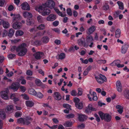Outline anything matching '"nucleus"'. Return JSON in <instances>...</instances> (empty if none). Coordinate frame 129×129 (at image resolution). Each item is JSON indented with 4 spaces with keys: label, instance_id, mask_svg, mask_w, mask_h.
<instances>
[{
    "label": "nucleus",
    "instance_id": "nucleus-35",
    "mask_svg": "<svg viewBox=\"0 0 129 129\" xmlns=\"http://www.w3.org/2000/svg\"><path fill=\"white\" fill-rule=\"evenodd\" d=\"M35 83L36 85L38 86H41L43 84L41 82L40 80L38 79L35 80Z\"/></svg>",
    "mask_w": 129,
    "mask_h": 129
},
{
    "label": "nucleus",
    "instance_id": "nucleus-9",
    "mask_svg": "<svg viewBox=\"0 0 129 129\" xmlns=\"http://www.w3.org/2000/svg\"><path fill=\"white\" fill-rule=\"evenodd\" d=\"M19 84L17 83H13L10 86V88L14 91H17L19 87Z\"/></svg>",
    "mask_w": 129,
    "mask_h": 129
},
{
    "label": "nucleus",
    "instance_id": "nucleus-12",
    "mask_svg": "<svg viewBox=\"0 0 129 129\" xmlns=\"http://www.w3.org/2000/svg\"><path fill=\"white\" fill-rule=\"evenodd\" d=\"M32 118L30 117H26L24 119L23 124L28 125L30 123V121L33 120Z\"/></svg>",
    "mask_w": 129,
    "mask_h": 129
},
{
    "label": "nucleus",
    "instance_id": "nucleus-8",
    "mask_svg": "<svg viewBox=\"0 0 129 129\" xmlns=\"http://www.w3.org/2000/svg\"><path fill=\"white\" fill-rule=\"evenodd\" d=\"M44 55V53L41 52H38L34 53L33 56L37 60L40 59Z\"/></svg>",
    "mask_w": 129,
    "mask_h": 129
},
{
    "label": "nucleus",
    "instance_id": "nucleus-52",
    "mask_svg": "<svg viewBox=\"0 0 129 129\" xmlns=\"http://www.w3.org/2000/svg\"><path fill=\"white\" fill-rule=\"evenodd\" d=\"M77 93V92L75 90H73L71 92V94L73 96H76Z\"/></svg>",
    "mask_w": 129,
    "mask_h": 129
},
{
    "label": "nucleus",
    "instance_id": "nucleus-41",
    "mask_svg": "<svg viewBox=\"0 0 129 129\" xmlns=\"http://www.w3.org/2000/svg\"><path fill=\"white\" fill-rule=\"evenodd\" d=\"M65 57V54L64 53H61L59 54V59H64Z\"/></svg>",
    "mask_w": 129,
    "mask_h": 129
},
{
    "label": "nucleus",
    "instance_id": "nucleus-16",
    "mask_svg": "<svg viewBox=\"0 0 129 129\" xmlns=\"http://www.w3.org/2000/svg\"><path fill=\"white\" fill-rule=\"evenodd\" d=\"M21 26V23L16 22L14 23L13 25V28L15 29H20Z\"/></svg>",
    "mask_w": 129,
    "mask_h": 129
},
{
    "label": "nucleus",
    "instance_id": "nucleus-30",
    "mask_svg": "<svg viewBox=\"0 0 129 129\" xmlns=\"http://www.w3.org/2000/svg\"><path fill=\"white\" fill-rule=\"evenodd\" d=\"M76 107L79 109H81L83 107V103L82 102H80L75 104Z\"/></svg>",
    "mask_w": 129,
    "mask_h": 129
},
{
    "label": "nucleus",
    "instance_id": "nucleus-61",
    "mask_svg": "<svg viewBox=\"0 0 129 129\" xmlns=\"http://www.w3.org/2000/svg\"><path fill=\"white\" fill-rule=\"evenodd\" d=\"M85 127V124L84 123H82L81 124L79 125H78V127L80 128L81 129L84 128Z\"/></svg>",
    "mask_w": 129,
    "mask_h": 129
},
{
    "label": "nucleus",
    "instance_id": "nucleus-53",
    "mask_svg": "<svg viewBox=\"0 0 129 129\" xmlns=\"http://www.w3.org/2000/svg\"><path fill=\"white\" fill-rule=\"evenodd\" d=\"M26 73L27 75L28 76H31L33 74L32 72L30 70H27Z\"/></svg>",
    "mask_w": 129,
    "mask_h": 129
},
{
    "label": "nucleus",
    "instance_id": "nucleus-40",
    "mask_svg": "<svg viewBox=\"0 0 129 129\" xmlns=\"http://www.w3.org/2000/svg\"><path fill=\"white\" fill-rule=\"evenodd\" d=\"M45 25L43 24H41L37 27V28L39 30H42L45 29Z\"/></svg>",
    "mask_w": 129,
    "mask_h": 129
},
{
    "label": "nucleus",
    "instance_id": "nucleus-13",
    "mask_svg": "<svg viewBox=\"0 0 129 129\" xmlns=\"http://www.w3.org/2000/svg\"><path fill=\"white\" fill-rule=\"evenodd\" d=\"M77 43L80 46H82L84 45V46H85L86 45L85 39L83 37H81L78 40Z\"/></svg>",
    "mask_w": 129,
    "mask_h": 129
},
{
    "label": "nucleus",
    "instance_id": "nucleus-25",
    "mask_svg": "<svg viewBox=\"0 0 129 129\" xmlns=\"http://www.w3.org/2000/svg\"><path fill=\"white\" fill-rule=\"evenodd\" d=\"M26 104L27 107H32L34 106V103L31 101H27L26 102Z\"/></svg>",
    "mask_w": 129,
    "mask_h": 129
},
{
    "label": "nucleus",
    "instance_id": "nucleus-60",
    "mask_svg": "<svg viewBox=\"0 0 129 129\" xmlns=\"http://www.w3.org/2000/svg\"><path fill=\"white\" fill-rule=\"evenodd\" d=\"M15 116L16 117H18L21 116V113L19 112H16L15 114Z\"/></svg>",
    "mask_w": 129,
    "mask_h": 129
},
{
    "label": "nucleus",
    "instance_id": "nucleus-10",
    "mask_svg": "<svg viewBox=\"0 0 129 129\" xmlns=\"http://www.w3.org/2000/svg\"><path fill=\"white\" fill-rule=\"evenodd\" d=\"M21 6L22 9L24 10L29 11L30 10L29 6L26 2H24L22 3Z\"/></svg>",
    "mask_w": 129,
    "mask_h": 129
},
{
    "label": "nucleus",
    "instance_id": "nucleus-4",
    "mask_svg": "<svg viewBox=\"0 0 129 129\" xmlns=\"http://www.w3.org/2000/svg\"><path fill=\"white\" fill-rule=\"evenodd\" d=\"M95 78L97 82L100 84L103 83L104 82H106L107 81L106 77L101 74H100L98 77L95 76Z\"/></svg>",
    "mask_w": 129,
    "mask_h": 129
},
{
    "label": "nucleus",
    "instance_id": "nucleus-17",
    "mask_svg": "<svg viewBox=\"0 0 129 129\" xmlns=\"http://www.w3.org/2000/svg\"><path fill=\"white\" fill-rule=\"evenodd\" d=\"M128 45L125 44L122 46L121 50V52L122 54H125L127 52L128 48Z\"/></svg>",
    "mask_w": 129,
    "mask_h": 129
},
{
    "label": "nucleus",
    "instance_id": "nucleus-19",
    "mask_svg": "<svg viewBox=\"0 0 129 129\" xmlns=\"http://www.w3.org/2000/svg\"><path fill=\"white\" fill-rule=\"evenodd\" d=\"M55 95V99L56 100H59L61 99V96L60 94L58 92H55L54 93Z\"/></svg>",
    "mask_w": 129,
    "mask_h": 129
},
{
    "label": "nucleus",
    "instance_id": "nucleus-48",
    "mask_svg": "<svg viewBox=\"0 0 129 129\" xmlns=\"http://www.w3.org/2000/svg\"><path fill=\"white\" fill-rule=\"evenodd\" d=\"M21 40L20 39H15L14 40H11V43L13 44H15L17 43L18 42H19Z\"/></svg>",
    "mask_w": 129,
    "mask_h": 129
},
{
    "label": "nucleus",
    "instance_id": "nucleus-51",
    "mask_svg": "<svg viewBox=\"0 0 129 129\" xmlns=\"http://www.w3.org/2000/svg\"><path fill=\"white\" fill-rule=\"evenodd\" d=\"M78 95H81L82 94V89L80 88H79L78 89Z\"/></svg>",
    "mask_w": 129,
    "mask_h": 129
},
{
    "label": "nucleus",
    "instance_id": "nucleus-62",
    "mask_svg": "<svg viewBox=\"0 0 129 129\" xmlns=\"http://www.w3.org/2000/svg\"><path fill=\"white\" fill-rule=\"evenodd\" d=\"M2 34L3 37H6L7 36V34H8V31L4 29L3 32Z\"/></svg>",
    "mask_w": 129,
    "mask_h": 129
},
{
    "label": "nucleus",
    "instance_id": "nucleus-3",
    "mask_svg": "<svg viewBox=\"0 0 129 129\" xmlns=\"http://www.w3.org/2000/svg\"><path fill=\"white\" fill-rule=\"evenodd\" d=\"M89 94L87 95L90 101H91L92 100L94 101H96L98 100V97L96 96V94L95 92H92V90L90 89L89 92Z\"/></svg>",
    "mask_w": 129,
    "mask_h": 129
},
{
    "label": "nucleus",
    "instance_id": "nucleus-64",
    "mask_svg": "<svg viewBox=\"0 0 129 129\" xmlns=\"http://www.w3.org/2000/svg\"><path fill=\"white\" fill-rule=\"evenodd\" d=\"M54 43L56 45H58L60 44L61 41L60 40L56 39Z\"/></svg>",
    "mask_w": 129,
    "mask_h": 129
},
{
    "label": "nucleus",
    "instance_id": "nucleus-29",
    "mask_svg": "<svg viewBox=\"0 0 129 129\" xmlns=\"http://www.w3.org/2000/svg\"><path fill=\"white\" fill-rule=\"evenodd\" d=\"M121 31L119 29H117L115 32V36L117 38H119L120 36Z\"/></svg>",
    "mask_w": 129,
    "mask_h": 129
},
{
    "label": "nucleus",
    "instance_id": "nucleus-39",
    "mask_svg": "<svg viewBox=\"0 0 129 129\" xmlns=\"http://www.w3.org/2000/svg\"><path fill=\"white\" fill-rule=\"evenodd\" d=\"M56 18V17H47L46 19L48 21H53Z\"/></svg>",
    "mask_w": 129,
    "mask_h": 129
},
{
    "label": "nucleus",
    "instance_id": "nucleus-20",
    "mask_svg": "<svg viewBox=\"0 0 129 129\" xmlns=\"http://www.w3.org/2000/svg\"><path fill=\"white\" fill-rule=\"evenodd\" d=\"M15 32V30L13 28L10 29L8 33V36L10 38H12L14 35Z\"/></svg>",
    "mask_w": 129,
    "mask_h": 129
},
{
    "label": "nucleus",
    "instance_id": "nucleus-56",
    "mask_svg": "<svg viewBox=\"0 0 129 129\" xmlns=\"http://www.w3.org/2000/svg\"><path fill=\"white\" fill-rule=\"evenodd\" d=\"M63 106L64 108L67 109H70L71 107L70 105L66 104H63Z\"/></svg>",
    "mask_w": 129,
    "mask_h": 129
},
{
    "label": "nucleus",
    "instance_id": "nucleus-11",
    "mask_svg": "<svg viewBox=\"0 0 129 129\" xmlns=\"http://www.w3.org/2000/svg\"><path fill=\"white\" fill-rule=\"evenodd\" d=\"M116 88L118 91L121 92L122 90V85L120 82L119 81H117L116 84Z\"/></svg>",
    "mask_w": 129,
    "mask_h": 129
},
{
    "label": "nucleus",
    "instance_id": "nucleus-55",
    "mask_svg": "<svg viewBox=\"0 0 129 129\" xmlns=\"http://www.w3.org/2000/svg\"><path fill=\"white\" fill-rule=\"evenodd\" d=\"M37 96L40 98H42L43 97V95L41 92H39L37 94Z\"/></svg>",
    "mask_w": 129,
    "mask_h": 129
},
{
    "label": "nucleus",
    "instance_id": "nucleus-23",
    "mask_svg": "<svg viewBox=\"0 0 129 129\" xmlns=\"http://www.w3.org/2000/svg\"><path fill=\"white\" fill-rule=\"evenodd\" d=\"M114 62L118 68H122L124 66V64H121L119 63L120 62V61L119 60H115L114 61Z\"/></svg>",
    "mask_w": 129,
    "mask_h": 129
},
{
    "label": "nucleus",
    "instance_id": "nucleus-50",
    "mask_svg": "<svg viewBox=\"0 0 129 129\" xmlns=\"http://www.w3.org/2000/svg\"><path fill=\"white\" fill-rule=\"evenodd\" d=\"M23 97V98L26 100H28L29 99L28 96L26 94H24L21 95Z\"/></svg>",
    "mask_w": 129,
    "mask_h": 129
},
{
    "label": "nucleus",
    "instance_id": "nucleus-38",
    "mask_svg": "<svg viewBox=\"0 0 129 129\" xmlns=\"http://www.w3.org/2000/svg\"><path fill=\"white\" fill-rule=\"evenodd\" d=\"M75 117L74 114L72 113H70L68 114L65 116L68 119L72 118H74Z\"/></svg>",
    "mask_w": 129,
    "mask_h": 129
},
{
    "label": "nucleus",
    "instance_id": "nucleus-27",
    "mask_svg": "<svg viewBox=\"0 0 129 129\" xmlns=\"http://www.w3.org/2000/svg\"><path fill=\"white\" fill-rule=\"evenodd\" d=\"M3 24V27L5 28H8L10 26L9 23L7 21H4Z\"/></svg>",
    "mask_w": 129,
    "mask_h": 129
},
{
    "label": "nucleus",
    "instance_id": "nucleus-1",
    "mask_svg": "<svg viewBox=\"0 0 129 129\" xmlns=\"http://www.w3.org/2000/svg\"><path fill=\"white\" fill-rule=\"evenodd\" d=\"M26 45L25 43H22L16 49V51L19 52L18 55L20 56L24 55L27 52V49L26 48Z\"/></svg>",
    "mask_w": 129,
    "mask_h": 129
},
{
    "label": "nucleus",
    "instance_id": "nucleus-28",
    "mask_svg": "<svg viewBox=\"0 0 129 129\" xmlns=\"http://www.w3.org/2000/svg\"><path fill=\"white\" fill-rule=\"evenodd\" d=\"M24 32L22 30L17 31L16 33L15 36L16 37L20 36L23 35Z\"/></svg>",
    "mask_w": 129,
    "mask_h": 129
},
{
    "label": "nucleus",
    "instance_id": "nucleus-14",
    "mask_svg": "<svg viewBox=\"0 0 129 129\" xmlns=\"http://www.w3.org/2000/svg\"><path fill=\"white\" fill-rule=\"evenodd\" d=\"M26 18L27 22V24L28 25H32L33 24L34 20L32 18V17H25Z\"/></svg>",
    "mask_w": 129,
    "mask_h": 129
},
{
    "label": "nucleus",
    "instance_id": "nucleus-36",
    "mask_svg": "<svg viewBox=\"0 0 129 129\" xmlns=\"http://www.w3.org/2000/svg\"><path fill=\"white\" fill-rule=\"evenodd\" d=\"M21 17H13V22H17L21 20Z\"/></svg>",
    "mask_w": 129,
    "mask_h": 129
},
{
    "label": "nucleus",
    "instance_id": "nucleus-43",
    "mask_svg": "<svg viewBox=\"0 0 129 129\" xmlns=\"http://www.w3.org/2000/svg\"><path fill=\"white\" fill-rule=\"evenodd\" d=\"M124 96L127 99H129V91L128 90L126 91L124 93Z\"/></svg>",
    "mask_w": 129,
    "mask_h": 129
},
{
    "label": "nucleus",
    "instance_id": "nucleus-2",
    "mask_svg": "<svg viewBox=\"0 0 129 129\" xmlns=\"http://www.w3.org/2000/svg\"><path fill=\"white\" fill-rule=\"evenodd\" d=\"M99 114L102 120L104 119L105 121L107 122H109L111 120V116L109 114H104L102 111H99Z\"/></svg>",
    "mask_w": 129,
    "mask_h": 129
},
{
    "label": "nucleus",
    "instance_id": "nucleus-7",
    "mask_svg": "<svg viewBox=\"0 0 129 129\" xmlns=\"http://www.w3.org/2000/svg\"><path fill=\"white\" fill-rule=\"evenodd\" d=\"M77 115L78 116V119L80 121H86L87 119V116L85 114H83L81 113H78Z\"/></svg>",
    "mask_w": 129,
    "mask_h": 129
},
{
    "label": "nucleus",
    "instance_id": "nucleus-21",
    "mask_svg": "<svg viewBox=\"0 0 129 129\" xmlns=\"http://www.w3.org/2000/svg\"><path fill=\"white\" fill-rule=\"evenodd\" d=\"M50 12V11L49 9H44L43 12H42V15L43 16L47 15L49 14Z\"/></svg>",
    "mask_w": 129,
    "mask_h": 129
},
{
    "label": "nucleus",
    "instance_id": "nucleus-63",
    "mask_svg": "<svg viewBox=\"0 0 129 129\" xmlns=\"http://www.w3.org/2000/svg\"><path fill=\"white\" fill-rule=\"evenodd\" d=\"M80 101V100L79 98H75L74 99V102L75 103V105L76 104H77Z\"/></svg>",
    "mask_w": 129,
    "mask_h": 129
},
{
    "label": "nucleus",
    "instance_id": "nucleus-34",
    "mask_svg": "<svg viewBox=\"0 0 129 129\" xmlns=\"http://www.w3.org/2000/svg\"><path fill=\"white\" fill-rule=\"evenodd\" d=\"M117 3L119 6V9L121 10H123L124 9L123 3L119 1H118Z\"/></svg>",
    "mask_w": 129,
    "mask_h": 129
},
{
    "label": "nucleus",
    "instance_id": "nucleus-59",
    "mask_svg": "<svg viewBox=\"0 0 129 129\" xmlns=\"http://www.w3.org/2000/svg\"><path fill=\"white\" fill-rule=\"evenodd\" d=\"M94 116L96 118V120L98 122H99L100 121V118L98 115L96 114L95 113L94 114Z\"/></svg>",
    "mask_w": 129,
    "mask_h": 129
},
{
    "label": "nucleus",
    "instance_id": "nucleus-26",
    "mask_svg": "<svg viewBox=\"0 0 129 129\" xmlns=\"http://www.w3.org/2000/svg\"><path fill=\"white\" fill-rule=\"evenodd\" d=\"M50 39L47 36H44L42 39V42L44 43H46L48 42Z\"/></svg>",
    "mask_w": 129,
    "mask_h": 129
},
{
    "label": "nucleus",
    "instance_id": "nucleus-18",
    "mask_svg": "<svg viewBox=\"0 0 129 129\" xmlns=\"http://www.w3.org/2000/svg\"><path fill=\"white\" fill-rule=\"evenodd\" d=\"M13 107L12 105L7 106L5 109L6 112L9 113H12L13 112Z\"/></svg>",
    "mask_w": 129,
    "mask_h": 129
},
{
    "label": "nucleus",
    "instance_id": "nucleus-58",
    "mask_svg": "<svg viewBox=\"0 0 129 129\" xmlns=\"http://www.w3.org/2000/svg\"><path fill=\"white\" fill-rule=\"evenodd\" d=\"M24 121V119L22 118H20L18 119L17 120V122L18 123H23V122Z\"/></svg>",
    "mask_w": 129,
    "mask_h": 129
},
{
    "label": "nucleus",
    "instance_id": "nucleus-6",
    "mask_svg": "<svg viewBox=\"0 0 129 129\" xmlns=\"http://www.w3.org/2000/svg\"><path fill=\"white\" fill-rule=\"evenodd\" d=\"M46 7L52 9L54 8L55 4L54 2L52 0H49L45 4Z\"/></svg>",
    "mask_w": 129,
    "mask_h": 129
},
{
    "label": "nucleus",
    "instance_id": "nucleus-15",
    "mask_svg": "<svg viewBox=\"0 0 129 129\" xmlns=\"http://www.w3.org/2000/svg\"><path fill=\"white\" fill-rule=\"evenodd\" d=\"M95 29V26L94 25L92 26L87 29V33L88 34L90 35L93 32Z\"/></svg>",
    "mask_w": 129,
    "mask_h": 129
},
{
    "label": "nucleus",
    "instance_id": "nucleus-46",
    "mask_svg": "<svg viewBox=\"0 0 129 129\" xmlns=\"http://www.w3.org/2000/svg\"><path fill=\"white\" fill-rule=\"evenodd\" d=\"M88 108H89L90 110L91 111H95L96 110V109L95 108H93L92 104H89L88 106Z\"/></svg>",
    "mask_w": 129,
    "mask_h": 129
},
{
    "label": "nucleus",
    "instance_id": "nucleus-45",
    "mask_svg": "<svg viewBox=\"0 0 129 129\" xmlns=\"http://www.w3.org/2000/svg\"><path fill=\"white\" fill-rule=\"evenodd\" d=\"M54 9L55 11L57 13V14L59 16H62V14L61 12L60 11L58 10V9L56 8H54Z\"/></svg>",
    "mask_w": 129,
    "mask_h": 129
},
{
    "label": "nucleus",
    "instance_id": "nucleus-57",
    "mask_svg": "<svg viewBox=\"0 0 129 129\" xmlns=\"http://www.w3.org/2000/svg\"><path fill=\"white\" fill-rule=\"evenodd\" d=\"M45 5V4H43L42 6H39L38 8H39V10L42 11L43 10H44V8H46V6Z\"/></svg>",
    "mask_w": 129,
    "mask_h": 129
},
{
    "label": "nucleus",
    "instance_id": "nucleus-47",
    "mask_svg": "<svg viewBox=\"0 0 129 129\" xmlns=\"http://www.w3.org/2000/svg\"><path fill=\"white\" fill-rule=\"evenodd\" d=\"M19 87L20 90L23 92H24L26 90V88L23 86H20Z\"/></svg>",
    "mask_w": 129,
    "mask_h": 129
},
{
    "label": "nucleus",
    "instance_id": "nucleus-49",
    "mask_svg": "<svg viewBox=\"0 0 129 129\" xmlns=\"http://www.w3.org/2000/svg\"><path fill=\"white\" fill-rule=\"evenodd\" d=\"M121 13V11H117L115 12V13L114 14V15L115 16H117L119 15V16H123V15L122 14H119Z\"/></svg>",
    "mask_w": 129,
    "mask_h": 129
},
{
    "label": "nucleus",
    "instance_id": "nucleus-5",
    "mask_svg": "<svg viewBox=\"0 0 129 129\" xmlns=\"http://www.w3.org/2000/svg\"><path fill=\"white\" fill-rule=\"evenodd\" d=\"M9 91L8 89L6 88L5 90L2 91L0 92V95L3 99L5 100H8L9 99L8 95Z\"/></svg>",
    "mask_w": 129,
    "mask_h": 129
},
{
    "label": "nucleus",
    "instance_id": "nucleus-24",
    "mask_svg": "<svg viewBox=\"0 0 129 129\" xmlns=\"http://www.w3.org/2000/svg\"><path fill=\"white\" fill-rule=\"evenodd\" d=\"M73 124L72 122L71 121H66L63 124V125L66 127H71Z\"/></svg>",
    "mask_w": 129,
    "mask_h": 129
},
{
    "label": "nucleus",
    "instance_id": "nucleus-32",
    "mask_svg": "<svg viewBox=\"0 0 129 129\" xmlns=\"http://www.w3.org/2000/svg\"><path fill=\"white\" fill-rule=\"evenodd\" d=\"M93 40V37L91 35L88 36L86 38V41L87 42H90Z\"/></svg>",
    "mask_w": 129,
    "mask_h": 129
},
{
    "label": "nucleus",
    "instance_id": "nucleus-31",
    "mask_svg": "<svg viewBox=\"0 0 129 129\" xmlns=\"http://www.w3.org/2000/svg\"><path fill=\"white\" fill-rule=\"evenodd\" d=\"M24 78V77L22 76H21L19 78V80L21 81V83L22 84H25L26 83V81Z\"/></svg>",
    "mask_w": 129,
    "mask_h": 129
},
{
    "label": "nucleus",
    "instance_id": "nucleus-22",
    "mask_svg": "<svg viewBox=\"0 0 129 129\" xmlns=\"http://www.w3.org/2000/svg\"><path fill=\"white\" fill-rule=\"evenodd\" d=\"M6 114L5 111H0V118L2 119H5L6 117Z\"/></svg>",
    "mask_w": 129,
    "mask_h": 129
},
{
    "label": "nucleus",
    "instance_id": "nucleus-44",
    "mask_svg": "<svg viewBox=\"0 0 129 129\" xmlns=\"http://www.w3.org/2000/svg\"><path fill=\"white\" fill-rule=\"evenodd\" d=\"M23 16H32V14L28 12H25L23 14Z\"/></svg>",
    "mask_w": 129,
    "mask_h": 129
},
{
    "label": "nucleus",
    "instance_id": "nucleus-37",
    "mask_svg": "<svg viewBox=\"0 0 129 129\" xmlns=\"http://www.w3.org/2000/svg\"><path fill=\"white\" fill-rule=\"evenodd\" d=\"M41 42L39 40H36L33 43H32V44L33 45L39 46L41 44Z\"/></svg>",
    "mask_w": 129,
    "mask_h": 129
},
{
    "label": "nucleus",
    "instance_id": "nucleus-54",
    "mask_svg": "<svg viewBox=\"0 0 129 129\" xmlns=\"http://www.w3.org/2000/svg\"><path fill=\"white\" fill-rule=\"evenodd\" d=\"M16 55L14 54H11L8 55V57L9 58L12 59L15 57Z\"/></svg>",
    "mask_w": 129,
    "mask_h": 129
},
{
    "label": "nucleus",
    "instance_id": "nucleus-42",
    "mask_svg": "<svg viewBox=\"0 0 129 129\" xmlns=\"http://www.w3.org/2000/svg\"><path fill=\"white\" fill-rule=\"evenodd\" d=\"M67 14L70 16H71L72 15V13L71 9L70 8H68L67 10Z\"/></svg>",
    "mask_w": 129,
    "mask_h": 129
},
{
    "label": "nucleus",
    "instance_id": "nucleus-33",
    "mask_svg": "<svg viewBox=\"0 0 129 129\" xmlns=\"http://www.w3.org/2000/svg\"><path fill=\"white\" fill-rule=\"evenodd\" d=\"M28 92L30 94L33 95H36L37 94L36 91L33 89L31 88L29 89Z\"/></svg>",
    "mask_w": 129,
    "mask_h": 129
}]
</instances>
